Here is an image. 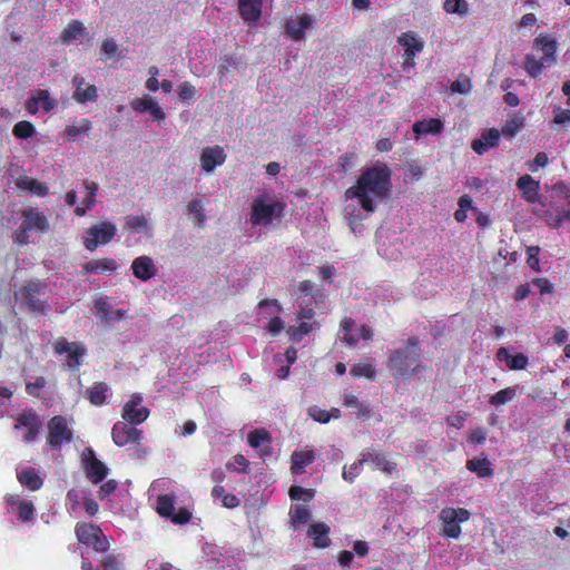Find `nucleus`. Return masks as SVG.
Returning <instances> with one entry per match:
<instances>
[{"instance_id":"obj_1","label":"nucleus","mask_w":570,"mask_h":570,"mask_svg":"<svg viewBox=\"0 0 570 570\" xmlns=\"http://www.w3.org/2000/svg\"><path fill=\"white\" fill-rule=\"evenodd\" d=\"M392 171L382 161L362 169L355 185L345 191L344 219L354 234L361 233V223L374 213L376 205L389 194Z\"/></svg>"},{"instance_id":"obj_2","label":"nucleus","mask_w":570,"mask_h":570,"mask_svg":"<svg viewBox=\"0 0 570 570\" xmlns=\"http://www.w3.org/2000/svg\"><path fill=\"white\" fill-rule=\"evenodd\" d=\"M421 355L417 338L410 337L400 346L389 351L386 366L394 379L409 380L425 370Z\"/></svg>"},{"instance_id":"obj_3","label":"nucleus","mask_w":570,"mask_h":570,"mask_svg":"<svg viewBox=\"0 0 570 570\" xmlns=\"http://www.w3.org/2000/svg\"><path fill=\"white\" fill-rule=\"evenodd\" d=\"M284 205L271 194L256 197L252 204L250 223L254 226H268L283 216Z\"/></svg>"},{"instance_id":"obj_4","label":"nucleus","mask_w":570,"mask_h":570,"mask_svg":"<svg viewBox=\"0 0 570 570\" xmlns=\"http://www.w3.org/2000/svg\"><path fill=\"white\" fill-rule=\"evenodd\" d=\"M439 517L442 522V534L448 538L458 539L461 534L460 523L469 520L470 512L463 508H444Z\"/></svg>"},{"instance_id":"obj_5","label":"nucleus","mask_w":570,"mask_h":570,"mask_svg":"<svg viewBox=\"0 0 570 570\" xmlns=\"http://www.w3.org/2000/svg\"><path fill=\"white\" fill-rule=\"evenodd\" d=\"M117 233V227L110 222H101L87 229L83 246L92 252L100 245L109 243Z\"/></svg>"},{"instance_id":"obj_6","label":"nucleus","mask_w":570,"mask_h":570,"mask_svg":"<svg viewBox=\"0 0 570 570\" xmlns=\"http://www.w3.org/2000/svg\"><path fill=\"white\" fill-rule=\"evenodd\" d=\"M43 286L39 282H29L14 294L16 301L28 311H43L45 302L42 299Z\"/></svg>"},{"instance_id":"obj_7","label":"nucleus","mask_w":570,"mask_h":570,"mask_svg":"<svg viewBox=\"0 0 570 570\" xmlns=\"http://www.w3.org/2000/svg\"><path fill=\"white\" fill-rule=\"evenodd\" d=\"M175 502L176 498L171 494H160L157 498L156 511L163 517L170 519L175 524H185L190 518L191 513L187 509H179L177 513H175Z\"/></svg>"},{"instance_id":"obj_8","label":"nucleus","mask_w":570,"mask_h":570,"mask_svg":"<svg viewBox=\"0 0 570 570\" xmlns=\"http://www.w3.org/2000/svg\"><path fill=\"white\" fill-rule=\"evenodd\" d=\"M72 439V431L67 420L60 415L53 416L48 423V444L52 449H60Z\"/></svg>"},{"instance_id":"obj_9","label":"nucleus","mask_w":570,"mask_h":570,"mask_svg":"<svg viewBox=\"0 0 570 570\" xmlns=\"http://www.w3.org/2000/svg\"><path fill=\"white\" fill-rule=\"evenodd\" d=\"M55 352L57 354H67V366L70 370H78L80 360L86 355V347L78 342H68L66 338L60 337L55 343Z\"/></svg>"},{"instance_id":"obj_10","label":"nucleus","mask_w":570,"mask_h":570,"mask_svg":"<svg viewBox=\"0 0 570 570\" xmlns=\"http://www.w3.org/2000/svg\"><path fill=\"white\" fill-rule=\"evenodd\" d=\"M41 426L42 422L40 416L32 411L20 413L17 416L14 424V429L22 432V439L24 442L35 441Z\"/></svg>"},{"instance_id":"obj_11","label":"nucleus","mask_w":570,"mask_h":570,"mask_svg":"<svg viewBox=\"0 0 570 570\" xmlns=\"http://www.w3.org/2000/svg\"><path fill=\"white\" fill-rule=\"evenodd\" d=\"M142 396L139 393L131 395L130 400L124 405L122 419L129 424H140L149 416V410L141 406Z\"/></svg>"},{"instance_id":"obj_12","label":"nucleus","mask_w":570,"mask_h":570,"mask_svg":"<svg viewBox=\"0 0 570 570\" xmlns=\"http://www.w3.org/2000/svg\"><path fill=\"white\" fill-rule=\"evenodd\" d=\"M82 462L87 478L94 483L102 481L108 474V468L96 458L94 450L90 448L83 450Z\"/></svg>"},{"instance_id":"obj_13","label":"nucleus","mask_w":570,"mask_h":570,"mask_svg":"<svg viewBox=\"0 0 570 570\" xmlns=\"http://www.w3.org/2000/svg\"><path fill=\"white\" fill-rule=\"evenodd\" d=\"M57 107V101L50 97L46 89L36 90L26 102L27 110L35 115L37 112L48 114Z\"/></svg>"},{"instance_id":"obj_14","label":"nucleus","mask_w":570,"mask_h":570,"mask_svg":"<svg viewBox=\"0 0 570 570\" xmlns=\"http://www.w3.org/2000/svg\"><path fill=\"white\" fill-rule=\"evenodd\" d=\"M354 321L345 318L341 323V336L340 338L345 342L348 346H355L360 338L370 340L373 335L372 330L366 326L358 328L354 327Z\"/></svg>"},{"instance_id":"obj_15","label":"nucleus","mask_w":570,"mask_h":570,"mask_svg":"<svg viewBox=\"0 0 570 570\" xmlns=\"http://www.w3.org/2000/svg\"><path fill=\"white\" fill-rule=\"evenodd\" d=\"M141 431L130 426L127 422L119 421L115 423L111 430L112 441L118 446H124L128 443H136L140 440Z\"/></svg>"},{"instance_id":"obj_16","label":"nucleus","mask_w":570,"mask_h":570,"mask_svg":"<svg viewBox=\"0 0 570 570\" xmlns=\"http://www.w3.org/2000/svg\"><path fill=\"white\" fill-rule=\"evenodd\" d=\"M75 91L72 98L79 104L95 102L98 99V89L95 85H90L79 75L72 78Z\"/></svg>"},{"instance_id":"obj_17","label":"nucleus","mask_w":570,"mask_h":570,"mask_svg":"<svg viewBox=\"0 0 570 570\" xmlns=\"http://www.w3.org/2000/svg\"><path fill=\"white\" fill-rule=\"evenodd\" d=\"M226 154L223 147L216 145L213 147H205L200 154V167L206 173H213L217 166L225 163Z\"/></svg>"},{"instance_id":"obj_18","label":"nucleus","mask_w":570,"mask_h":570,"mask_svg":"<svg viewBox=\"0 0 570 570\" xmlns=\"http://www.w3.org/2000/svg\"><path fill=\"white\" fill-rule=\"evenodd\" d=\"M22 227L29 230L46 233L49 230L47 217L37 208H27L22 212Z\"/></svg>"},{"instance_id":"obj_19","label":"nucleus","mask_w":570,"mask_h":570,"mask_svg":"<svg viewBox=\"0 0 570 570\" xmlns=\"http://www.w3.org/2000/svg\"><path fill=\"white\" fill-rule=\"evenodd\" d=\"M131 269L134 276L142 282L149 281L157 273L153 258L146 255L135 258Z\"/></svg>"},{"instance_id":"obj_20","label":"nucleus","mask_w":570,"mask_h":570,"mask_svg":"<svg viewBox=\"0 0 570 570\" xmlns=\"http://www.w3.org/2000/svg\"><path fill=\"white\" fill-rule=\"evenodd\" d=\"M247 441L249 445L258 451L262 458H266L272 453L271 436L266 431L254 430L248 433Z\"/></svg>"},{"instance_id":"obj_21","label":"nucleus","mask_w":570,"mask_h":570,"mask_svg":"<svg viewBox=\"0 0 570 570\" xmlns=\"http://www.w3.org/2000/svg\"><path fill=\"white\" fill-rule=\"evenodd\" d=\"M312 17L308 14H302L295 19H291L286 22V32L294 40H301L305 36L306 29L312 26Z\"/></svg>"},{"instance_id":"obj_22","label":"nucleus","mask_w":570,"mask_h":570,"mask_svg":"<svg viewBox=\"0 0 570 570\" xmlns=\"http://www.w3.org/2000/svg\"><path fill=\"white\" fill-rule=\"evenodd\" d=\"M517 186L525 200L530 203H538L540 200L539 181L534 180L530 175L521 176L517 181Z\"/></svg>"},{"instance_id":"obj_23","label":"nucleus","mask_w":570,"mask_h":570,"mask_svg":"<svg viewBox=\"0 0 570 570\" xmlns=\"http://www.w3.org/2000/svg\"><path fill=\"white\" fill-rule=\"evenodd\" d=\"M500 139V132L495 128H491L482 134L479 139L473 140L472 149L482 155L487 153L490 148L495 147Z\"/></svg>"},{"instance_id":"obj_24","label":"nucleus","mask_w":570,"mask_h":570,"mask_svg":"<svg viewBox=\"0 0 570 570\" xmlns=\"http://www.w3.org/2000/svg\"><path fill=\"white\" fill-rule=\"evenodd\" d=\"M399 43L404 48V57H406V61L413 60L415 55L423 49V41H421L413 32L402 33L399 37Z\"/></svg>"},{"instance_id":"obj_25","label":"nucleus","mask_w":570,"mask_h":570,"mask_svg":"<svg viewBox=\"0 0 570 570\" xmlns=\"http://www.w3.org/2000/svg\"><path fill=\"white\" fill-rule=\"evenodd\" d=\"M96 314L107 322L120 321L125 317V309H114L110 304L102 297L95 301Z\"/></svg>"},{"instance_id":"obj_26","label":"nucleus","mask_w":570,"mask_h":570,"mask_svg":"<svg viewBox=\"0 0 570 570\" xmlns=\"http://www.w3.org/2000/svg\"><path fill=\"white\" fill-rule=\"evenodd\" d=\"M125 228L132 233L144 234L146 236L153 235V228L149 220L144 215H127L125 217Z\"/></svg>"},{"instance_id":"obj_27","label":"nucleus","mask_w":570,"mask_h":570,"mask_svg":"<svg viewBox=\"0 0 570 570\" xmlns=\"http://www.w3.org/2000/svg\"><path fill=\"white\" fill-rule=\"evenodd\" d=\"M497 358L504 362L510 370H523L528 365V357L524 354L511 355L505 347L498 350Z\"/></svg>"},{"instance_id":"obj_28","label":"nucleus","mask_w":570,"mask_h":570,"mask_svg":"<svg viewBox=\"0 0 570 570\" xmlns=\"http://www.w3.org/2000/svg\"><path fill=\"white\" fill-rule=\"evenodd\" d=\"M330 528L324 522L312 523L308 529V537L313 539V543L317 548H326L330 544Z\"/></svg>"},{"instance_id":"obj_29","label":"nucleus","mask_w":570,"mask_h":570,"mask_svg":"<svg viewBox=\"0 0 570 570\" xmlns=\"http://www.w3.org/2000/svg\"><path fill=\"white\" fill-rule=\"evenodd\" d=\"M534 45L542 50V60L547 62V66H551L556 62L554 55L557 51V42L554 39L547 36H539L535 38Z\"/></svg>"},{"instance_id":"obj_30","label":"nucleus","mask_w":570,"mask_h":570,"mask_svg":"<svg viewBox=\"0 0 570 570\" xmlns=\"http://www.w3.org/2000/svg\"><path fill=\"white\" fill-rule=\"evenodd\" d=\"M86 27L79 20H72L68 23V26L62 30L60 35V40L65 45H70L73 41L80 39L86 35Z\"/></svg>"},{"instance_id":"obj_31","label":"nucleus","mask_w":570,"mask_h":570,"mask_svg":"<svg viewBox=\"0 0 570 570\" xmlns=\"http://www.w3.org/2000/svg\"><path fill=\"white\" fill-rule=\"evenodd\" d=\"M314 459L313 450L295 451L291 456L293 473L301 474L307 465L313 463Z\"/></svg>"},{"instance_id":"obj_32","label":"nucleus","mask_w":570,"mask_h":570,"mask_svg":"<svg viewBox=\"0 0 570 570\" xmlns=\"http://www.w3.org/2000/svg\"><path fill=\"white\" fill-rule=\"evenodd\" d=\"M238 6L244 20L256 21L261 17L262 0H238Z\"/></svg>"},{"instance_id":"obj_33","label":"nucleus","mask_w":570,"mask_h":570,"mask_svg":"<svg viewBox=\"0 0 570 570\" xmlns=\"http://www.w3.org/2000/svg\"><path fill=\"white\" fill-rule=\"evenodd\" d=\"M361 456H363V459H367L366 463H371L374 469L386 473H390L393 470V466L386 460L385 455L379 451L366 450L361 454Z\"/></svg>"},{"instance_id":"obj_34","label":"nucleus","mask_w":570,"mask_h":570,"mask_svg":"<svg viewBox=\"0 0 570 570\" xmlns=\"http://www.w3.org/2000/svg\"><path fill=\"white\" fill-rule=\"evenodd\" d=\"M118 265L114 258L92 259L83 264V269L87 274L115 272Z\"/></svg>"},{"instance_id":"obj_35","label":"nucleus","mask_w":570,"mask_h":570,"mask_svg":"<svg viewBox=\"0 0 570 570\" xmlns=\"http://www.w3.org/2000/svg\"><path fill=\"white\" fill-rule=\"evenodd\" d=\"M443 129V124L440 119L431 118L429 120L416 121L413 125V131L416 134V137L425 134H440Z\"/></svg>"},{"instance_id":"obj_36","label":"nucleus","mask_w":570,"mask_h":570,"mask_svg":"<svg viewBox=\"0 0 570 570\" xmlns=\"http://www.w3.org/2000/svg\"><path fill=\"white\" fill-rule=\"evenodd\" d=\"M466 468L480 478H491L493 475L491 462L487 458L469 460Z\"/></svg>"},{"instance_id":"obj_37","label":"nucleus","mask_w":570,"mask_h":570,"mask_svg":"<svg viewBox=\"0 0 570 570\" xmlns=\"http://www.w3.org/2000/svg\"><path fill=\"white\" fill-rule=\"evenodd\" d=\"M19 482L28 489L35 491L41 488L42 480L33 469H26L18 473Z\"/></svg>"},{"instance_id":"obj_38","label":"nucleus","mask_w":570,"mask_h":570,"mask_svg":"<svg viewBox=\"0 0 570 570\" xmlns=\"http://www.w3.org/2000/svg\"><path fill=\"white\" fill-rule=\"evenodd\" d=\"M19 189L28 190L31 194L38 196H45L48 194V188L36 179L29 177H21L17 180Z\"/></svg>"},{"instance_id":"obj_39","label":"nucleus","mask_w":570,"mask_h":570,"mask_svg":"<svg viewBox=\"0 0 570 570\" xmlns=\"http://www.w3.org/2000/svg\"><path fill=\"white\" fill-rule=\"evenodd\" d=\"M99 533L100 529L94 524L78 523L76 525V535L81 543L89 544Z\"/></svg>"},{"instance_id":"obj_40","label":"nucleus","mask_w":570,"mask_h":570,"mask_svg":"<svg viewBox=\"0 0 570 570\" xmlns=\"http://www.w3.org/2000/svg\"><path fill=\"white\" fill-rule=\"evenodd\" d=\"M92 128L89 119H80L77 124L68 125L63 131L69 140H75L80 135H86Z\"/></svg>"},{"instance_id":"obj_41","label":"nucleus","mask_w":570,"mask_h":570,"mask_svg":"<svg viewBox=\"0 0 570 570\" xmlns=\"http://www.w3.org/2000/svg\"><path fill=\"white\" fill-rule=\"evenodd\" d=\"M109 386L106 383L99 382L87 390L89 401L94 405H101L105 403Z\"/></svg>"},{"instance_id":"obj_42","label":"nucleus","mask_w":570,"mask_h":570,"mask_svg":"<svg viewBox=\"0 0 570 570\" xmlns=\"http://www.w3.org/2000/svg\"><path fill=\"white\" fill-rule=\"evenodd\" d=\"M188 214L191 216L193 222L203 227L206 220L205 208L200 199H193L187 205Z\"/></svg>"},{"instance_id":"obj_43","label":"nucleus","mask_w":570,"mask_h":570,"mask_svg":"<svg viewBox=\"0 0 570 570\" xmlns=\"http://www.w3.org/2000/svg\"><path fill=\"white\" fill-rule=\"evenodd\" d=\"M375 374V368L370 362H360L351 367V375L353 377H366L368 380H374Z\"/></svg>"},{"instance_id":"obj_44","label":"nucleus","mask_w":570,"mask_h":570,"mask_svg":"<svg viewBox=\"0 0 570 570\" xmlns=\"http://www.w3.org/2000/svg\"><path fill=\"white\" fill-rule=\"evenodd\" d=\"M291 521L295 529L301 527L302 524H305L311 519V512L307 508L302 505H296L294 509L291 510Z\"/></svg>"},{"instance_id":"obj_45","label":"nucleus","mask_w":570,"mask_h":570,"mask_svg":"<svg viewBox=\"0 0 570 570\" xmlns=\"http://www.w3.org/2000/svg\"><path fill=\"white\" fill-rule=\"evenodd\" d=\"M12 134L19 139H27L36 134V127L30 121L21 120L13 126Z\"/></svg>"},{"instance_id":"obj_46","label":"nucleus","mask_w":570,"mask_h":570,"mask_svg":"<svg viewBox=\"0 0 570 570\" xmlns=\"http://www.w3.org/2000/svg\"><path fill=\"white\" fill-rule=\"evenodd\" d=\"M517 396V389L515 387H507L503 389L495 394H493L490 399V403L492 405L499 406L503 405L507 402L512 401Z\"/></svg>"},{"instance_id":"obj_47","label":"nucleus","mask_w":570,"mask_h":570,"mask_svg":"<svg viewBox=\"0 0 570 570\" xmlns=\"http://www.w3.org/2000/svg\"><path fill=\"white\" fill-rule=\"evenodd\" d=\"M344 405L352 409H357V415L365 417L370 414V407L367 404H363L353 394H346L344 396Z\"/></svg>"},{"instance_id":"obj_48","label":"nucleus","mask_w":570,"mask_h":570,"mask_svg":"<svg viewBox=\"0 0 570 570\" xmlns=\"http://www.w3.org/2000/svg\"><path fill=\"white\" fill-rule=\"evenodd\" d=\"M46 385L47 380L43 376H36L33 381L27 382L26 392L30 396L40 397Z\"/></svg>"},{"instance_id":"obj_49","label":"nucleus","mask_w":570,"mask_h":570,"mask_svg":"<svg viewBox=\"0 0 570 570\" xmlns=\"http://www.w3.org/2000/svg\"><path fill=\"white\" fill-rule=\"evenodd\" d=\"M443 9L448 13L465 16L468 13V2L465 0H445L443 3Z\"/></svg>"},{"instance_id":"obj_50","label":"nucleus","mask_w":570,"mask_h":570,"mask_svg":"<svg viewBox=\"0 0 570 570\" xmlns=\"http://www.w3.org/2000/svg\"><path fill=\"white\" fill-rule=\"evenodd\" d=\"M544 63H547L544 60H538L535 57L528 55L525 57L524 68L531 77L535 78L541 73Z\"/></svg>"},{"instance_id":"obj_51","label":"nucleus","mask_w":570,"mask_h":570,"mask_svg":"<svg viewBox=\"0 0 570 570\" xmlns=\"http://www.w3.org/2000/svg\"><path fill=\"white\" fill-rule=\"evenodd\" d=\"M313 331V325L307 322H301L299 326H291L287 330L288 335L291 336L292 341L298 342L301 341L306 334Z\"/></svg>"},{"instance_id":"obj_52","label":"nucleus","mask_w":570,"mask_h":570,"mask_svg":"<svg viewBox=\"0 0 570 570\" xmlns=\"http://www.w3.org/2000/svg\"><path fill=\"white\" fill-rule=\"evenodd\" d=\"M367 459H363V456L351 464L350 466H344L343 469V479L348 482H353L355 478L360 474L362 466L366 463Z\"/></svg>"},{"instance_id":"obj_53","label":"nucleus","mask_w":570,"mask_h":570,"mask_svg":"<svg viewBox=\"0 0 570 570\" xmlns=\"http://www.w3.org/2000/svg\"><path fill=\"white\" fill-rule=\"evenodd\" d=\"M155 99L149 95H145L141 98H136L130 101V107L138 114L148 112L151 109V105Z\"/></svg>"},{"instance_id":"obj_54","label":"nucleus","mask_w":570,"mask_h":570,"mask_svg":"<svg viewBox=\"0 0 570 570\" xmlns=\"http://www.w3.org/2000/svg\"><path fill=\"white\" fill-rule=\"evenodd\" d=\"M19 520L26 522L33 519L35 507L30 501L19 502V508L17 509Z\"/></svg>"},{"instance_id":"obj_55","label":"nucleus","mask_w":570,"mask_h":570,"mask_svg":"<svg viewBox=\"0 0 570 570\" xmlns=\"http://www.w3.org/2000/svg\"><path fill=\"white\" fill-rule=\"evenodd\" d=\"M105 570H124V558L121 556L109 554L104 560Z\"/></svg>"},{"instance_id":"obj_56","label":"nucleus","mask_w":570,"mask_h":570,"mask_svg":"<svg viewBox=\"0 0 570 570\" xmlns=\"http://www.w3.org/2000/svg\"><path fill=\"white\" fill-rule=\"evenodd\" d=\"M279 311H281V305L278 304V302L276 299H272V301L265 299L258 304V314L259 315L265 314V313L268 315H272V314L278 313Z\"/></svg>"},{"instance_id":"obj_57","label":"nucleus","mask_w":570,"mask_h":570,"mask_svg":"<svg viewBox=\"0 0 570 570\" xmlns=\"http://www.w3.org/2000/svg\"><path fill=\"white\" fill-rule=\"evenodd\" d=\"M85 189L87 193V197L83 199V204L88 209L92 208L95 205V196L98 189V185L94 181H85Z\"/></svg>"},{"instance_id":"obj_58","label":"nucleus","mask_w":570,"mask_h":570,"mask_svg":"<svg viewBox=\"0 0 570 570\" xmlns=\"http://www.w3.org/2000/svg\"><path fill=\"white\" fill-rule=\"evenodd\" d=\"M523 127L522 118H513L509 120L502 128V132L505 136H514Z\"/></svg>"},{"instance_id":"obj_59","label":"nucleus","mask_w":570,"mask_h":570,"mask_svg":"<svg viewBox=\"0 0 570 570\" xmlns=\"http://www.w3.org/2000/svg\"><path fill=\"white\" fill-rule=\"evenodd\" d=\"M308 415L316 422L327 423L331 420L328 411H325L318 406H311L308 409Z\"/></svg>"},{"instance_id":"obj_60","label":"nucleus","mask_w":570,"mask_h":570,"mask_svg":"<svg viewBox=\"0 0 570 570\" xmlns=\"http://www.w3.org/2000/svg\"><path fill=\"white\" fill-rule=\"evenodd\" d=\"M471 88V80L469 78L458 79L451 85V91L458 94H468Z\"/></svg>"},{"instance_id":"obj_61","label":"nucleus","mask_w":570,"mask_h":570,"mask_svg":"<svg viewBox=\"0 0 570 570\" xmlns=\"http://www.w3.org/2000/svg\"><path fill=\"white\" fill-rule=\"evenodd\" d=\"M289 497L293 500H308L313 497V492L309 489H304L301 487H292L289 489Z\"/></svg>"},{"instance_id":"obj_62","label":"nucleus","mask_w":570,"mask_h":570,"mask_svg":"<svg viewBox=\"0 0 570 570\" xmlns=\"http://www.w3.org/2000/svg\"><path fill=\"white\" fill-rule=\"evenodd\" d=\"M195 94L196 89L190 82L184 81L179 85L178 95L181 100L193 99Z\"/></svg>"},{"instance_id":"obj_63","label":"nucleus","mask_w":570,"mask_h":570,"mask_svg":"<svg viewBox=\"0 0 570 570\" xmlns=\"http://www.w3.org/2000/svg\"><path fill=\"white\" fill-rule=\"evenodd\" d=\"M248 465V461L242 454H237L230 462L227 463V468L234 471H245Z\"/></svg>"},{"instance_id":"obj_64","label":"nucleus","mask_w":570,"mask_h":570,"mask_svg":"<svg viewBox=\"0 0 570 570\" xmlns=\"http://www.w3.org/2000/svg\"><path fill=\"white\" fill-rule=\"evenodd\" d=\"M528 264L533 271H539V258L540 248L538 246H530L527 249Z\"/></svg>"}]
</instances>
